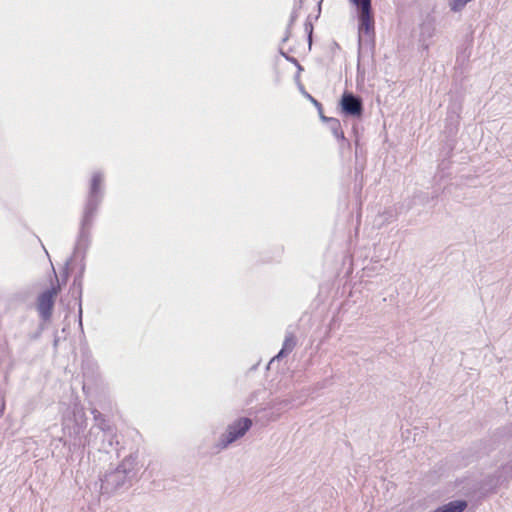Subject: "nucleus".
Listing matches in <instances>:
<instances>
[{
	"instance_id": "1",
	"label": "nucleus",
	"mask_w": 512,
	"mask_h": 512,
	"mask_svg": "<svg viewBox=\"0 0 512 512\" xmlns=\"http://www.w3.org/2000/svg\"><path fill=\"white\" fill-rule=\"evenodd\" d=\"M455 487L457 488V493L464 498L454 499L453 501H464L466 507L471 504L472 507L477 508L487 498L497 493L488 475L480 480L458 478L455 480Z\"/></svg>"
},
{
	"instance_id": "2",
	"label": "nucleus",
	"mask_w": 512,
	"mask_h": 512,
	"mask_svg": "<svg viewBox=\"0 0 512 512\" xmlns=\"http://www.w3.org/2000/svg\"><path fill=\"white\" fill-rule=\"evenodd\" d=\"M375 26L371 13L361 12L358 15V63L356 82L359 86L360 79L364 82L365 69L361 68L360 59L364 53H370L373 57L375 51Z\"/></svg>"
},
{
	"instance_id": "3",
	"label": "nucleus",
	"mask_w": 512,
	"mask_h": 512,
	"mask_svg": "<svg viewBox=\"0 0 512 512\" xmlns=\"http://www.w3.org/2000/svg\"><path fill=\"white\" fill-rule=\"evenodd\" d=\"M447 106L444 134L449 141H454L460 127L461 113L463 110L464 91L462 87L450 90Z\"/></svg>"
},
{
	"instance_id": "4",
	"label": "nucleus",
	"mask_w": 512,
	"mask_h": 512,
	"mask_svg": "<svg viewBox=\"0 0 512 512\" xmlns=\"http://www.w3.org/2000/svg\"><path fill=\"white\" fill-rule=\"evenodd\" d=\"M336 110L343 118L348 120H363L365 116V104L362 96L345 89L337 101Z\"/></svg>"
},
{
	"instance_id": "5",
	"label": "nucleus",
	"mask_w": 512,
	"mask_h": 512,
	"mask_svg": "<svg viewBox=\"0 0 512 512\" xmlns=\"http://www.w3.org/2000/svg\"><path fill=\"white\" fill-rule=\"evenodd\" d=\"M474 44V30L469 26L467 32L462 38L461 44L457 48L456 61H455V74L454 81L460 79L463 81L465 73L468 71L470 57L472 54Z\"/></svg>"
},
{
	"instance_id": "6",
	"label": "nucleus",
	"mask_w": 512,
	"mask_h": 512,
	"mask_svg": "<svg viewBox=\"0 0 512 512\" xmlns=\"http://www.w3.org/2000/svg\"><path fill=\"white\" fill-rule=\"evenodd\" d=\"M440 194L439 189H434L432 192L416 190L411 197L399 203L400 212L407 213L419 207L433 208L436 206Z\"/></svg>"
},
{
	"instance_id": "7",
	"label": "nucleus",
	"mask_w": 512,
	"mask_h": 512,
	"mask_svg": "<svg viewBox=\"0 0 512 512\" xmlns=\"http://www.w3.org/2000/svg\"><path fill=\"white\" fill-rule=\"evenodd\" d=\"M60 291V286L53 285L50 289L42 292L37 299V309L44 320L50 319L54 302Z\"/></svg>"
},
{
	"instance_id": "8",
	"label": "nucleus",
	"mask_w": 512,
	"mask_h": 512,
	"mask_svg": "<svg viewBox=\"0 0 512 512\" xmlns=\"http://www.w3.org/2000/svg\"><path fill=\"white\" fill-rule=\"evenodd\" d=\"M251 425L252 421L249 418H240L235 421L227 429L225 445L242 437L250 429Z\"/></svg>"
},
{
	"instance_id": "9",
	"label": "nucleus",
	"mask_w": 512,
	"mask_h": 512,
	"mask_svg": "<svg viewBox=\"0 0 512 512\" xmlns=\"http://www.w3.org/2000/svg\"><path fill=\"white\" fill-rule=\"evenodd\" d=\"M496 492L498 489L512 479V460L501 465L493 473L487 474Z\"/></svg>"
},
{
	"instance_id": "10",
	"label": "nucleus",
	"mask_w": 512,
	"mask_h": 512,
	"mask_svg": "<svg viewBox=\"0 0 512 512\" xmlns=\"http://www.w3.org/2000/svg\"><path fill=\"white\" fill-rule=\"evenodd\" d=\"M290 63L294 64L297 66L298 68V71L297 73L294 75V81L295 83L297 84V87L299 89V91L301 92V94L317 109L319 108L320 106H322V103L320 101H318L315 97H313L306 89H305V86L301 83L300 81V71L303 70L302 66L300 65L299 61L297 58H295L294 56H291L290 55Z\"/></svg>"
},
{
	"instance_id": "11",
	"label": "nucleus",
	"mask_w": 512,
	"mask_h": 512,
	"mask_svg": "<svg viewBox=\"0 0 512 512\" xmlns=\"http://www.w3.org/2000/svg\"><path fill=\"white\" fill-rule=\"evenodd\" d=\"M354 145V170L355 175L358 176L359 174L362 175L363 171L366 167V161H367V150L365 148V143H355Z\"/></svg>"
},
{
	"instance_id": "12",
	"label": "nucleus",
	"mask_w": 512,
	"mask_h": 512,
	"mask_svg": "<svg viewBox=\"0 0 512 512\" xmlns=\"http://www.w3.org/2000/svg\"><path fill=\"white\" fill-rule=\"evenodd\" d=\"M419 30V39L421 41L431 40L436 31L435 17L428 13L419 25Z\"/></svg>"
},
{
	"instance_id": "13",
	"label": "nucleus",
	"mask_w": 512,
	"mask_h": 512,
	"mask_svg": "<svg viewBox=\"0 0 512 512\" xmlns=\"http://www.w3.org/2000/svg\"><path fill=\"white\" fill-rule=\"evenodd\" d=\"M103 183V176L101 173H94L90 181V202H97L98 196Z\"/></svg>"
},
{
	"instance_id": "14",
	"label": "nucleus",
	"mask_w": 512,
	"mask_h": 512,
	"mask_svg": "<svg viewBox=\"0 0 512 512\" xmlns=\"http://www.w3.org/2000/svg\"><path fill=\"white\" fill-rule=\"evenodd\" d=\"M466 504L464 501H449L437 506L430 512H465Z\"/></svg>"
},
{
	"instance_id": "15",
	"label": "nucleus",
	"mask_w": 512,
	"mask_h": 512,
	"mask_svg": "<svg viewBox=\"0 0 512 512\" xmlns=\"http://www.w3.org/2000/svg\"><path fill=\"white\" fill-rule=\"evenodd\" d=\"M402 213L403 212H400L398 203L395 207L386 208L382 213L379 214V217L383 219L382 224H389L395 221L398 215Z\"/></svg>"
},
{
	"instance_id": "16",
	"label": "nucleus",
	"mask_w": 512,
	"mask_h": 512,
	"mask_svg": "<svg viewBox=\"0 0 512 512\" xmlns=\"http://www.w3.org/2000/svg\"><path fill=\"white\" fill-rule=\"evenodd\" d=\"M351 137L353 144L361 143L364 133V126L361 124L363 120H351Z\"/></svg>"
},
{
	"instance_id": "17",
	"label": "nucleus",
	"mask_w": 512,
	"mask_h": 512,
	"mask_svg": "<svg viewBox=\"0 0 512 512\" xmlns=\"http://www.w3.org/2000/svg\"><path fill=\"white\" fill-rule=\"evenodd\" d=\"M351 6L360 9L361 12L371 13L372 0H348Z\"/></svg>"
},
{
	"instance_id": "18",
	"label": "nucleus",
	"mask_w": 512,
	"mask_h": 512,
	"mask_svg": "<svg viewBox=\"0 0 512 512\" xmlns=\"http://www.w3.org/2000/svg\"><path fill=\"white\" fill-rule=\"evenodd\" d=\"M337 142L341 155H345L346 153L349 155L351 154L353 141L349 140L346 136H343L342 139H338Z\"/></svg>"
},
{
	"instance_id": "19",
	"label": "nucleus",
	"mask_w": 512,
	"mask_h": 512,
	"mask_svg": "<svg viewBox=\"0 0 512 512\" xmlns=\"http://www.w3.org/2000/svg\"><path fill=\"white\" fill-rule=\"evenodd\" d=\"M304 30L307 35L308 44H309V46H311L312 35H313V30H314L312 15H308V17L306 18V21L304 23Z\"/></svg>"
},
{
	"instance_id": "20",
	"label": "nucleus",
	"mask_w": 512,
	"mask_h": 512,
	"mask_svg": "<svg viewBox=\"0 0 512 512\" xmlns=\"http://www.w3.org/2000/svg\"><path fill=\"white\" fill-rule=\"evenodd\" d=\"M328 128L336 140L342 139V137L345 136L339 119L336 120V122H334L332 125H329Z\"/></svg>"
},
{
	"instance_id": "21",
	"label": "nucleus",
	"mask_w": 512,
	"mask_h": 512,
	"mask_svg": "<svg viewBox=\"0 0 512 512\" xmlns=\"http://www.w3.org/2000/svg\"><path fill=\"white\" fill-rule=\"evenodd\" d=\"M495 435L512 439V421L509 424L498 428Z\"/></svg>"
},
{
	"instance_id": "22",
	"label": "nucleus",
	"mask_w": 512,
	"mask_h": 512,
	"mask_svg": "<svg viewBox=\"0 0 512 512\" xmlns=\"http://www.w3.org/2000/svg\"><path fill=\"white\" fill-rule=\"evenodd\" d=\"M318 116L321 122L326 123L328 126L332 125L336 120H338L335 117H328L324 114V108L323 105L317 108Z\"/></svg>"
},
{
	"instance_id": "23",
	"label": "nucleus",
	"mask_w": 512,
	"mask_h": 512,
	"mask_svg": "<svg viewBox=\"0 0 512 512\" xmlns=\"http://www.w3.org/2000/svg\"><path fill=\"white\" fill-rule=\"evenodd\" d=\"M283 356H284V349H282L277 356H275L274 358H272L270 360L268 367H267L268 370L278 368V365H279L281 359L283 358Z\"/></svg>"
},
{
	"instance_id": "24",
	"label": "nucleus",
	"mask_w": 512,
	"mask_h": 512,
	"mask_svg": "<svg viewBox=\"0 0 512 512\" xmlns=\"http://www.w3.org/2000/svg\"><path fill=\"white\" fill-rule=\"evenodd\" d=\"M418 42H419V52L422 55L425 52L426 56H428L429 48H430V45H431L430 40L421 41L420 39H418Z\"/></svg>"
},
{
	"instance_id": "25",
	"label": "nucleus",
	"mask_w": 512,
	"mask_h": 512,
	"mask_svg": "<svg viewBox=\"0 0 512 512\" xmlns=\"http://www.w3.org/2000/svg\"><path fill=\"white\" fill-rule=\"evenodd\" d=\"M301 4H302V0H299V1L295 0L294 9H293L292 13L290 14V27L292 26V24L298 17L297 10H298V7L299 8L301 7Z\"/></svg>"
},
{
	"instance_id": "26",
	"label": "nucleus",
	"mask_w": 512,
	"mask_h": 512,
	"mask_svg": "<svg viewBox=\"0 0 512 512\" xmlns=\"http://www.w3.org/2000/svg\"><path fill=\"white\" fill-rule=\"evenodd\" d=\"M298 339L295 334L290 333V353L294 349V347L297 345Z\"/></svg>"
},
{
	"instance_id": "27",
	"label": "nucleus",
	"mask_w": 512,
	"mask_h": 512,
	"mask_svg": "<svg viewBox=\"0 0 512 512\" xmlns=\"http://www.w3.org/2000/svg\"><path fill=\"white\" fill-rule=\"evenodd\" d=\"M322 1H323V0H320V1H318V2H317V5H316V6H317V14H316V16L314 17V20H315V21H316V20H318V18H319V16H320Z\"/></svg>"
},
{
	"instance_id": "28",
	"label": "nucleus",
	"mask_w": 512,
	"mask_h": 512,
	"mask_svg": "<svg viewBox=\"0 0 512 512\" xmlns=\"http://www.w3.org/2000/svg\"><path fill=\"white\" fill-rule=\"evenodd\" d=\"M4 410V401L0 398V415L3 413Z\"/></svg>"
},
{
	"instance_id": "29",
	"label": "nucleus",
	"mask_w": 512,
	"mask_h": 512,
	"mask_svg": "<svg viewBox=\"0 0 512 512\" xmlns=\"http://www.w3.org/2000/svg\"><path fill=\"white\" fill-rule=\"evenodd\" d=\"M333 45H334V48L340 49V46L337 42H334Z\"/></svg>"
}]
</instances>
